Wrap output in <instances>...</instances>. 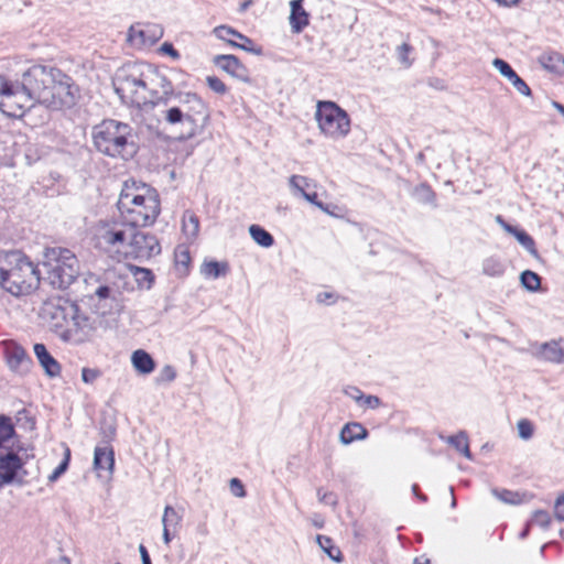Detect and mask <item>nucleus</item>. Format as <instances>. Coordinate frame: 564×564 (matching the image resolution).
I'll list each match as a JSON object with an SVG mask.
<instances>
[{
    "mask_svg": "<svg viewBox=\"0 0 564 564\" xmlns=\"http://www.w3.org/2000/svg\"><path fill=\"white\" fill-rule=\"evenodd\" d=\"M446 442L462 453L467 459H473L469 449L468 436L464 431L456 435L448 436Z\"/></svg>",
    "mask_w": 564,
    "mask_h": 564,
    "instance_id": "nucleus-29",
    "label": "nucleus"
},
{
    "mask_svg": "<svg viewBox=\"0 0 564 564\" xmlns=\"http://www.w3.org/2000/svg\"><path fill=\"white\" fill-rule=\"evenodd\" d=\"M362 404L376 409L380 405V399L376 395H364V399L361 400Z\"/></svg>",
    "mask_w": 564,
    "mask_h": 564,
    "instance_id": "nucleus-53",
    "label": "nucleus"
},
{
    "mask_svg": "<svg viewBox=\"0 0 564 564\" xmlns=\"http://www.w3.org/2000/svg\"><path fill=\"white\" fill-rule=\"evenodd\" d=\"M175 535L172 528L163 527L162 538L164 544L169 545Z\"/></svg>",
    "mask_w": 564,
    "mask_h": 564,
    "instance_id": "nucleus-56",
    "label": "nucleus"
},
{
    "mask_svg": "<svg viewBox=\"0 0 564 564\" xmlns=\"http://www.w3.org/2000/svg\"><path fill=\"white\" fill-rule=\"evenodd\" d=\"M110 292H111V290H110V288H109V286H107V285H101V286H99V288L96 290L95 294H96L99 299L104 300V299H108V297H109Z\"/></svg>",
    "mask_w": 564,
    "mask_h": 564,
    "instance_id": "nucleus-58",
    "label": "nucleus"
},
{
    "mask_svg": "<svg viewBox=\"0 0 564 564\" xmlns=\"http://www.w3.org/2000/svg\"><path fill=\"white\" fill-rule=\"evenodd\" d=\"M540 356L550 362H564V339L553 340L541 345Z\"/></svg>",
    "mask_w": 564,
    "mask_h": 564,
    "instance_id": "nucleus-24",
    "label": "nucleus"
},
{
    "mask_svg": "<svg viewBox=\"0 0 564 564\" xmlns=\"http://www.w3.org/2000/svg\"><path fill=\"white\" fill-rule=\"evenodd\" d=\"M130 232L131 226L124 221L112 226H102L97 234V243L105 250L119 251L121 247L128 246Z\"/></svg>",
    "mask_w": 564,
    "mask_h": 564,
    "instance_id": "nucleus-14",
    "label": "nucleus"
},
{
    "mask_svg": "<svg viewBox=\"0 0 564 564\" xmlns=\"http://www.w3.org/2000/svg\"><path fill=\"white\" fill-rule=\"evenodd\" d=\"M318 500L325 505L336 506L337 505V496L332 491L322 492L321 489L317 490Z\"/></svg>",
    "mask_w": 564,
    "mask_h": 564,
    "instance_id": "nucleus-48",
    "label": "nucleus"
},
{
    "mask_svg": "<svg viewBox=\"0 0 564 564\" xmlns=\"http://www.w3.org/2000/svg\"><path fill=\"white\" fill-rule=\"evenodd\" d=\"M208 87L217 94L224 95L227 93V87L221 79L216 76H208L206 78Z\"/></svg>",
    "mask_w": 564,
    "mask_h": 564,
    "instance_id": "nucleus-45",
    "label": "nucleus"
},
{
    "mask_svg": "<svg viewBox=\"0 0 564 564\" xmlns=\"http://www.w3.org/2000/svg\"><path fill=\"white\" fill-rule=\"evenodd\" d=\"M249 234L253 241L263 248H270L274 243L273 236L259 225H251Z\"/></svg>",
    "mask_w": 564,
    "mask_h": 564,
    "instance_id": "nucleus-28",
    "label": "nucleus"
},
{
    "mask_svg": "<svg viewBox=\"0 0 564 564\" xmlns=\"http://www.w3.org/2000/svg\"><path fill=\"white\" fill-rule=\"evenodd\" d=\"M42 267L53 288L67 289L79 275V262L75 253L66 248H46Z\"/></svg>",
    "mask_w": 564,
    "mask_h": 564,
    "instance_id": "nucleus-7",
    "label": "nucleus"
},
{
    "mask_svg": "<svg viewBox=\"0 0 564 564\" xmlns=\"http://www.w3.org/2000/svg\"><path fill=\"white\" fill-rule=\"evenodd\" d=\"M134 275L139 284H147L148 288L151 286V283L153 281V273L151 270L144 268H137Z\"/></svg>",
    "mask_w": 564,
    "mask_h": 564,
    "instance_id": "nucleus-43",
    "label": "nucleus"
},
{
    "mask_svg": "<svg viewBox=\"0 0 564 564\" xmlns=\"http://www.w3.org/2000/svg\"><path fill=\"white\" fill-rule=\"evenodd\" d=\"M70 459V451L68 447L65 448V455L64 459L61 462V464L53 470V473L48 476V481L54 482L56 481L68 468Z\"/></svg>",
    "mask_w": 564,
    "mask_h": 564,
    "instance_id": "nucleus-38",
    "label": "nucleus"
},
{
    "mask_svg": "<svg viewBox=\"0 0 564 564\" xmlns=\"http://www.w3.org/2000/svg\"><path fill=\"white\" fill-rule=\"evenodd\" d=\"M317 542H318L319 546L326 552V550H328L332 544V539L324 536V535H318Z\"/></svg>",
    "mask_w": 564,
    "mask_h": 564,
    "instance_id": "nucleus-60",
    "label": "nucleus"
},
{
    "mask_svg": "<svg viewBox=\"0 0 564 564\" xmlns=\"http://www.w3.org/2000/svg\"><path fill=\"white\" fill-rule=\"evenodd\" d=\"M518 434L522 440H530L533 435V425L527 420L522 419L517 424Z\"/></svg>",
    "mask_w": 564,
    "mask_h": 564,
    "instance_id": "nucleus-40",
    "label": "nucleus"
},
{
    "mask_svg": "<svg viewBox=\"0 0 564 564\" xmlns=\"http://www.w3.org/2000/svg\"><path fill=\"white\" fill-rule=\"evenodd\" d=\"M39 270L20 251L0 254V285L13 295L30 292L39 283Z\"/></svg>",
    "mask_w": 564,
    "mask_h": 564,
    "instance_id": "nucleus-5",
    "label": "nucleus"
},
{
    "mask_svg": "<svg viewBox=\"0 0 564 564\" xmlns=\"http://www.w3.org/2000/svg\"><path fill=\"white\" fill-rule=\"evenodd\" d=\"M78 306L65 299L57 297L44 304L43 312L50 318L52 328L59 337L61 330L65 327L70 317L76 316Z\"/></svg>",
    "mask_w": 564,
    "mask_h": 564,
    "instance_id": "nucleus-13",
    "label": "nucleus"
},
{
    "mask_svg": "<svg viewBox=\"0 0 564 564\" xmlns=\"http://www.w3.org/2000/svg\"><path fill=\"white\" fill-rule=\"evenodd\" d=\"M93 466L98 477L111 478L115 468V454L111 446L95 447Z\"/></svg>",
    "mask_w": 564,
    "mask_h": 564,
    "instance_id": "nucleus-19",
    "label": "nucleus"
},
{
    "mask_svg": "<svg viewBox=\"0 0 564 564\" xmlns=\"http://www.w3.org/2000/svg\"><path fill=\"white\" fill-rule=\"evenodd\" d=\"M552 106L564 117V105L557 101H552Z\"/></svg>",
    "mask_w": 564,
    "mask_h": 564,
    "instance_id": "nucleus-62",
    "label": "nucleus"
},
{
    "mask_svg": "<svg viewBox=\"0 0 564 564\" xmlns=\"http://www.w3.org/2000/svg\"><path fill=\"white\" fill-rule=\"evenodd\" d=\"M411 51L412 46L409 45L408 43L401 44L397 50L398 58L405 67H409L412 64V61L409 58V54Z\"/></svg>",
    "mask_w": 564,
    "mask_h": 564,
    "instance_id": "nucleus-46",
    "label": "nucleus"
},
{
    "mask_svg": "<svg viewBox=\"0 0 564 564\" xmlns=\"http://www.w3.org/2000/svg\"><path fill=\"white\" fill-rule=\"evenodd\" d=\"M0 108L8 117L21 118L26 110L31 109L37 101L30 91L23 89V84L12 83L0 75Z\"/></svg>",
    "mask_w": 564,
    "mask_h": 564,
    "instance_id": "nucleus-10",
    "label": "nucleus"
},
{
    "mask_svg": "<svg viewBox=\"0 0 564 564\" xmlns=\"http://www.w3.org/2000/svg\"><path fill=\"white\" fill-rule=\"evenodd\" d=\"M101 377V371L97 368H83L82 369V380L85 383H94L98 378Z\"/></svg>",
    "mask_w": 564,
    "mask_h": 564,
    "instance_id": "nucleus-44",
    "label": "nucleus"
},
{
    "mask_svg": "<svg viewBox=\"0 0 564 564\" xmlns=\"http://www.w3.org/2000/svg\"><path fill=\"white\" fill-rule=\"evenodd\" d=\"M137 227H131V232L128 241L129 250L126 253L132 258L143 261L149 260L161 253V246L158 238L141 230Z\"/></svg>",
    "mask_w": 564,
    "mask_h": 564,
    "instance_id": "nucleus-11",
    "label": "nucleus"
},
{
    "mask_svg": "<svg viewBox=\"0 0 564 564\" xmlns=\"http://www.w3.org/2000/svg\"><path fill=\"white\" fill-rule=\"evenodd\" d=\"M213 62L217 67H219L230 76L245 83L249 82V72L237 56L216 55Z\"/></svg>",
    "mask_w": 564,
    "mask_h": 564,
    "instance_id": "nucleus-20",
    "label": "nucleus"
},
{
    "mask_svg": "<svg viewBox=\"0 0 564 564\" xmlns=\"http://www.w3.org/2000/svg\"><path fill=\"white\" fill-rule=\"evenodd\" d=\"M230 490H231V494L236 497L241 498V497L246 496V490L243 488V485L238 478H232L230 480Z\"/></svg>",
    "mask_w": 564,
    "mask_h": 564,
    "instance_id": "nucleus-49",
    "label": "nucleus"
},
{
    "mask_svg": "<svg viewBox=\"0 0 564 564\" xmlns=\"http://www.w3.org/2000/svg\"><path fill=\"white\" fill-rule=\"evenodd\" d=\"M131 362L134 369L142 375H149L155 368L154 359L143 349H138L132 352Z\"/></svg>",
    "mask_w": 564,
    "mask_h": 564,
    "instance_id": "nucleus-26",
    "label": "nucleus"
},
{
    "mask_svg": "<svg viewBox=\"0 0 564 564\" xmlns=\"http://www.w3.org/2000/svg\"><path fill=\"white\" fill-rule=\"evenodd\" d=\"M182 519H183V516L181 512H178L172 506H166L164 508V512L162 516V525L172 528L173 534H176L178 528L181 527Z\"/></svg>",
    "mask_w": 564,
    "mask_h": 564,
    "instance_id": "nucleus-31",
    "label": "nucleus"
},
{
    "mask_svg": "<svg viewBox=\"0 0 564 564\" xmlns=\"http://www.w3.org/2000/svg\"><path fill=\"white\" fill-rule=\"evenodd\" d=\"M415 193L420 195V199L426 204H434L435 193L426 184H421L415 188Z\"/></svg>",
    "mask_w": 564,
    "mask_h": 564,
    "instance_id": "nucleus-39",
    "label": "nucleus"
},
{
    "mask_svg": "<svg viewBox=\"0 0 564 564\" xmlns=\"http://www.w3.org/2000/svg\"><path fill=\"white\" fill-rule=\"evenodd\" d=\"M189 261H191L189 252L186 249H181L175 252L176 264L187 267Z\"/></svg>",
    "mask_w": 564,
    "mask_h": 564,
    "instance_id": "nucleus-50",
    "label": "nucleus"
},
{
    "mask_svg": "<svg viewBox=\"0 0 564 564\" xmlns=\"http://www.w3.org/2000/svg\"><path fill=\"white\" fill-rule=\"evenodd\" d=\"M492 495L498 498L500 501L508 505H520L524 501V494L519 491H512L508 489H492Z\"/></svg>",
    "mask_w": 564,
    "mask_h": 564,
    "instance_id": "nucleus-32",
    "label": "nucleus"
},
{
    "mask_svg": "<svg viewBox=\"0 0 564 564\" xmlns=\"http://www.w3.org/2000/svg\"><path fill=\"white\" fill-rule=\"evenodd\" d=\"M160 51L162 53L171 56L173 59H178L180 58V53L177 52V50L174 48L173 44L170 43V42H164L161 45Z\"/></svg>",
    "mask_w": 564,
    "mask_h": 564,
    "instance_id": "nucleus-51",
    "label": "nucleus"
},
{
    "mask_svg": "<svg viewBox=\"0 0 564 564\" xmlns=\"http://www.w3.org/2000/svg\"><path fill=\"white\" fill-rule=\"evenodd\" d=\"M290 24L293 33H301L308 25L310 17L303 8V0H292L290 2Z\"/></svg>",
    "mask_w": 564,
    "mask_h": 564,
    "instance_id": "nucleus-23",
    "label": "nucleus"
},
{
    "mask_svg": "<svg viewBox=\"0 0 564 564\" xmlns=\"http://www.w3.org/2000/svg\"><path fill=\"white\" fill-rule=\"evenodd\" d=\"M139 553L141 556L142 564H152L149 552L143 544L139 545Z\"/></svg>",
    "mask_w": 564,
    "mask_h": 564,
    "instance_id": "nucleus-57",
    "label": "nucleus"
},
{
    "mask_svg": "<svg viewBox=\"0 0 564 564\" xmlns=\"http://www.w3.org/2000/svg\"><path fill=\"white\" fill-rule=\"evenodd\" d=\"M147 68L148 65L144 64H129L119 69L113 86L123 102L137 107L150 105L148 87L152 80H148Z\"/></svg>",
    "mask_w": 564,
    "mask_h": 564,
    "instance_id": "nucleus-6",
    "label": "nucleus"
},
{
    "mask_svg": "<svg viewBox=\"0 0 564 564\" xmlns=\"http://www.w3.org/2000/svg\"><path fill=\"white\" fill-rule=\"evenodd\" d=\"M517 240L520 245H522L533 257L538 258L539 253L535 248V242L533 238L528 235L524 230L517 231L516 236Z\"/></svg>",
    "mask_w": 564,
    "mask_h": 564,
    "instance_id": "nucleus-37",
    "label": "nucleus"
},
{
    "mask_svg": "<svg viewBox=\"0 0 564 564\" xmlns=\"http://www.w3.org/2000/svg\"><path fill=\"white\" fill-rule=\"evenodd\" d=\"M117 207L122 220L131 227L153 225L161 212L156 189L135 181L123 184Z\"/></svg>",
    "mask_w": 564,
    "mask_h": 564,
    "instance_id": "nucleus-2",
    "label": "nucleus"
},
{
    "mask_svg": "<svg viewBox=\"0 0 564 564\" xmlns=\"http://www.w3.org/2000/svg\"><path fill=\"white\" fill-rule=\"evenodd\" d=\"M14 435L11 419L0 416V478L4 484L23 485L26 482L28 471L19 455L7 445Z\"/></svg>",
    "mask_w": 564,
    "mask_h": 564,
    "instance_id": "nucleus-8",
    "label": "nucleus"
},
{
    "mask_svg": "<svg viewBox=\"0 0 564 564\" xmlns=\"http://www.w3.org/2000/svg\"><path fill=\"white\" fill-rule=\"evenodd\" d=\"M164 107L161 110L162 121L172 127L181 140H188L200 133L209 119L205 102L196 94H180L177 105Z\"/></svg>",
    "mask_w": 564,
    "mask_h": 564,
    "instance_id": "nucleus-3",
    "label": "nucleus"
},
{
    "mask_svg": "<svg viewBox=\"0 0 564 564\" xmlns=\"http://www.w3.org/2000/svg\"><path fill=\"white\" fill-rule=\"evenodd\" d=\"M148 70V80H152L149 85V93L151 95L150 105L152 106H169L173 97H178L180 94L174 93L173 84L162 74L152 69L150 66Z\"/></svg>",
    "mask_w": 564,
    "mask_h": 564,
    "instance_id": "nucleus-15",
    "label": "nucleus"
},
{
    "mask_svg": "<svg viewBox=\"0 0 564 564\" xmlns=\"http://www.w3.org/2000/svg\"><path fill=\"white\" fill-rule=\"evenodd\" d=\"M540 65L555 75L564 74V57L557 52H544L539 57Z\"/></svg>",
    "mask_w": 564,
    "mask_h": 564,
    "instance_id": "nucleus-25",
    "label": "nucleus"
},
{
    "mask_svg": "<svg viewBox=\"0 0 564 564\" xmlns=\"http://www.w3.org/2000/svg\"><path fill=\"white\" fill-rule=\"evenodd\" d=\"M531 525V522L528 523L527 528L521 532L520 538L524 539L529 533V527Z\"/></svg>",
    "mask_w": 564,
    "mask_h": 564,
    "instance_id": "nucleus-64",
    "label": "nucleus"
},
{
    "mask_svg": "<svg viewBox=\"0 0 564 564\" xmlns=\"http://www.w3.org/2000/svg\"><path fill=\"white\" fill-rule=\"evenodd\" d=\"M531 524H536L543 529L547 528L551 522L549 512L544 510H536L531 519Z\"/></svg>",
    "mask_w": 564,
    "mask_h": 564,
    "instance_id": "nucleus-42",
    "label": "nucleus"
},
{
    "mask_svg": "<svg viewBox=\"0 0 564 564\" xmlns=\"http://www.w3.org/2000/svg\"><path fill=\"white\" fill-rule=\"evenodd\" d=\"M315 118L319 130L332 139L344 138L350 131L348 113L333 101H318Z\"/></svg>",
    "mask_w": 564,
    "mask_h": 564,
    "instance_id": "nucleus-9",
    "label": "nucleus"
},
{
    "mask_svg": "<svg viewBox=\"0 0 564 564\" xmlns=\"http://www.w3.org/2000/svg\"><path fill=\"white\" fill-rule=\"evenodd\" d=\"M482 272L489 276H499L505 272V265L499 259L490 257L484 261Z\"/></svg>",
    "mask_w": 564,
    "mask_h": 564,
    "instance_id": "nucleus-35",
    "label": "nucleus"
},
{
    "mask_svg": "<svg viewBox=\"0 0 564 564\" xmlns=\"http://www.w3.org/2000/svg\"><path fill=\"white\" fill-rule=\"evenodd\" d=\"M413 564H431V560L430 558H426L424 556L422 557H416L413 562Z\"/></svg>",
    "mask_w": 564,
    "mask_h": 564,
    "instance_id": "nucleus-63",
    "label": "nucleus"
},
{
    "mask_svg": "<svg viewBox=\"0 0 564 564\" xmlns=\"http://www.w3.org/2000/svg\"><path fill=\"white\" fill-rule=\"evenodd\" d=\"M289 186L293 195H300L302 197L303 193H306L305 189L311 186V180L302 175H292L289 178Z\"/></svg>",
    "mask_w": 564,
    "mask_h": 564,
    "instance_id": "nucleus-34",
    "label": "nucleus"
},
{
    "mask_svg": "<svg viewBox=\"0 0 564 564\" xmlns=\"http://www.w3.org/2000/svg\"><path fill=\"white\" fill-rule=\"evenodd\" d=\"M176 378V370L173 366L171 365H165L158 378H156V382L158 383H166V382H172L174 379Z\"/></svg>",
    "mask_w": 564,
    "mask_h": 564,
    "instance_id": "nucleus-41",
    "label": "nucleus"
},
{
    "mask_svg": "<svg viewBox=\"0 0 564 564\" xmlns=\"http://www.w3.org/2000/svg\"><path fill=\"white\" fill-rule=\"evenodd\" d=\"M93 141L98 152L111 158L129 160L138 151L132 127L112 119L94 127Z\"/></svg>",
    "mask_w": 564,
    "mask_h": 564,
    "instance_id": "nucleus-4",
    "label": "nucleus"
},
{
    "mask_svg": "<svg viewBox=\"0 0 564 564\" xmlns=\"http://www.w3.org/2000/svg\"><path fill=\"white\" fill-rule=\"evenodd\" d=\"M554 513L557 520L564 521V496L556 499L554 505Z\"/></svg>",
    "mask_w": 564,
    "mask_h": 564,
    "instance_id": "nucleus-52",
    "label": "nucleus"
},
{
    "mask_svg": "<svg viewBox=\"0 0 564 564\" xmlns=\"http://www.w3.org/2000/svg\"><path fill=\"white\" fill-rule=\"evenodd\" d=\"M228 271V264L226 262L207 261L200 267V273L206 278L217 279L225 275Z\"/></svg>",
    "mask_w": 564,
    "mask_h": 564,
    "instance_id": "nucleus-30",
    "label": "nucleus"
},
{
    "mask_svg": "<svg viewBox=\"0 0 564 564\" xmlns=\"http://www.w3.org/2000/svg\"><path fill=\"white\" fill-rule=\"evenodd\" d=\"M492 65L503 77H506L512 84L519 94L527 97L531 96L532 93L530 87L506 61L497 57L492 61Z\"/></svg>",
    "mask_w": 564,
    "mask_h": 564,
    "instance_id": "nucleus-21",
    "label": "nucleus"
},
{
    "mask_svg": "<svg viewBox=\"0 0 564 564\" xmlns=\"http://www.w3.org/2000/svg\"><path fill=\"white\" fill-rule=\"evenodd\" d=\"M163 36V29L159 24L131 25L128 41L137 46H151Z\"/></svg>",
    "mask_w": 564,
    "mask_h": 564,
    "instance_id": "nucleus-17",
    "label": "nucleus"
},
{
    "mask_svg": "<svg viewBox=\"0 0 564 564\" xmlns=\"http://www.w3.org/2000/svg\"><path fill=\"white\" fill-rule=\"evenodd\" d=\"M368 435V431L360 423H347L340 431V442L350 444L354 441L364 440Z\"/></svg>",
    "mask_w": 564,
    "mask_h": 564,
    "instance_id": "nucleus-27",
    "label": "nucleus"
},
{
    "mask_svg": "<svg viewBox=\"0 0 564 564\" xmlns=\"http://www.w3.org/2000/svg\"><path fill=\"white\" fill-rule=\"evenodd\" d=\"M21 83L37 104L47 108H70L76 102L77 88L73 79L56 67L33 65L22 74Z\"/></svg>",
    "mask_w": 564,
    "mask_h": 564,
    "instance_id": "nucleus-1",
    "label": "nucleus"
},
{
    "mask_svg": "<svg viewBox=\"0 0 564 564\" xmlns=\"http://www.w3.org/2000/svg\"><path fill=\"white\" fill-rule=\"evenodd\" d=\"M305 200H307L308 203L313 204L314 206H316L317 208H319L321 210H323L324 213H327V214H330V212L328 210V206L324 205L321 200L317 199V194L316 193H303V196H302Z\"/></svg>",
    "mask_w": 564,
    "mask_h": 564,
    "instance_id": "nucleus-47",
    "label": "nucleus"
},
{
    "mask_svg": "<svg viewBox=\"0 0 564 564\" xmlns=\"http://www.w3.org/2000/svg\"><path fill=\"white\" fill-rule=\"evenodd\" d=\"M59 333V338L69 344L79 345L91 339L96 328L89 317L76 312V316L70 317L68 323Z\"/></svg>",
    "mask_w": 564,
    "mask_h": 564,
    "instance_id": "nucleus-12",
    "label": "nucleus"
},
{
    "mask_svg": "<svg viewBox=\"0 0 564 564\" xmlns=\"http://www.w3.org/2000/svg\"><path fill=\"white\" fill-rule=\"evenodd\" d=\"M325 553L335 562L341 561V553H340L339 549L333 546V544H330L329 549L326 550Z\"/></svg>",
    "mask_w": 564,
    "mask_h": 564,
    "instance_id": "nucleus-55",
    "label": "nucleus"
},
{
    "mask_svg": "<svg viewBox=\"0 0 564 564\" xmlns=\"http://www.w3.org/2000/svg\"><path fill=\"white\" fill-rule=\"evenodd\" d=\"M4 355L9 368L17 373L29 371L32 360L24 348L14 341L6 343Z\"/></svg>",
    "mask_w": 564,
    "mask_h": 564,
    "instance_id": "nucleus-18",
    "label": "nucleus"
},
{
    "mask_svg": "<svg viewBox=\"0 0 564 564\" xmlns=\"http://www.w3.org/2000/svg\"><path fill=\"white\" fill-rule=\"evenodd\" d=\"M521 285L528 291H538L541 286V278L533 271L525 270L520 274Z\"/></svg>",
    "mask_w": 564,
    "mask_h": 564,
    "instance_id": "nucleus-33",
    "label": "nucleus"
},
{
    "mask_svg": "<svg viewBox=\"0 0 564 564\" xmlns=\"http://www.w3.org/2000/svg\"><path fill=\"white\" fill-rule=\"evenodd\" d=\"M333 297H334L333 293H330V292H322V293L317 294L316 300H317L318 303L329 304L330 303L329 301L333 300Z\"/></svg>",
    "mask_w": 564,
    "mask_h": 564,
    "instance_id": "nucleus-59",
    "label": "nucleus"
},
{
    "mask_svg": "<svg viewBox=\"0 0 564 564\" xmlns=\"http://www.w3.org/2000/svg\"><path fill=\"white\" fill-rule=\"evenodd\" d=\"M34 355L48 377H56L61 373V365L48 352L44 344L37 343L33 347Z\"/></svg>",
    "mask_w": 564,
    "mask_h": 564,
    "instance_id": "nucleus-22",
    "label": "nucleus"
},
{
    "mask_svg": "<svg viewBox=\"0 0 564 564\" xmlns=\"http://www.w3.org/2000/svg\"><path fill=\"white\" fill-rule=\"evenodd\" d=\"M346 394L349 395L351 399L356 400L357 402H361L364 399V394L358 388L351 387L347 390H345Z\"/></svg>",
    "mask_w": 564,
    "mask_h": 564,
    "instance_id": "nucleus-54",
    "label": "nucleus"
},
{
    "mask_svg": "<svg viewBox=\"0 0 564 564\" xmlns=\"http://www.w3.org/2000/svg\"><path fill=\"white\" fill-rule=\"evenodd\" d=\"M213 33L216 35V37L226 41L229 45L236 48H240L254 55L262 54V48L260 46H256L251 39L232 29L231 26H216Z\"/></svg>",
    "mask_w": 564,
    "mask_h": 564,
    "instance_id": "nucleus-16",
    "label": "nucleus"
},
{
    "mask_svg": "<svg viewBox=\"0 0 564 564\" xmlns=\"http://www.w3.org/2000/svg\"><path fill=\"white\" fill-rule=\"evenodd\" d=\"M199 230V220L192 213H185L183 217V231L187 237H196Z\"/></svg>",
    "mask_w": 564,
    "mask_h": 564,
    "instance_id": "nucleus-36",
    "label": "nucleus"
},
{
    "mask_svg": "<svg viewBox=\"0 0 564 564\" xmlns=\"http://www.w3.org/2000/svg\"><path fill=\"white\" fill-rule=\"evenodd\" d=\"M502 227L505 228V230L513 236H516L517 231H519L520 229H518L517 227L512 226V225H509L507 223H505L502 225Z\"/></svg>",
    "mask_w": 564,
    "mask_h": 564,
    "instance_id": "nucleus-61",
    "label": "nucleus"
}]
</instances>
